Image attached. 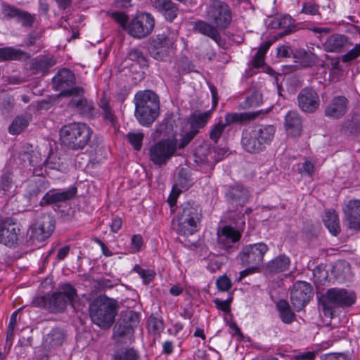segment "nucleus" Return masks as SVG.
I'll use <instances>...</instances> for the list:
<instances>
[{"instance_id":"1","label":"nucleus","mask_w":360,"mask_h":360,"mask_svg":"<svg viewBox=\"0 0 360 360\" xmlns=\"http://www.w3.org/2000/svg\"><path fill=\"white\" fill-rule=\"evenodd\" d=\"M134 115L139 124L150 127L160 115L159 96L152 90L139 91L134 96Z\"/></svg>"},{"instance_id":"2","label":"nucleus","mask_w":360,"mask_h":360,"mask_svg":"<svg viewBox=\"0 0 360 360\" xmlns=\"http://www.w3.org/2000/svg\"><path fill=\"white\" fill-rule=\"evenodd\" d=\"M116 300L105 295H100L94 299L89 307V314L91 321L102 329H108L114 323L119 310Z\"/></svg>"},{"instance_id":"3","label":"nucleus","mask_w":360,"mask_h":360,"mask_svg":"<svg viewBox=\"0 0 360 360\" xmlns=\"http://www.w3.org/2000/svg\"><path fill=\"white\" fill-rule=\"evenodd\" d=\"M276 129L273 125H258L242 133L243 148L250 153H259L272 141Z\"/></svg>"},{"instance_id":"4","label":"nucleus","mask_w":360,"mask_h":360,"mask_svg":"<svg viewBox=\"0 0 360 360\" xmlns=\"http://www.w3.org/2000/svg\"><path fill=\"white\" fill-rule=\"evenodd\" d=\"M92 134V129L83 122L70 123L60 129V141L72 150H83L89 143Z\"/></svg>"},{"instance_id":"5","label":"nucleus","mask_w":360,"mask_h":360,"mask_svg":"<svg viewBox=\"0 0 360 360\" xmlns=\"http://www.w3.org/2000/svg\"><path fill=\"white\" fill-rule=\"evenodd\" d=\"M202 217L200 206L193 201L181 205L177 214V233L183 236H191L198 229Z\"/></svg>"},{"instance_id":"6","label":"nucleus","mask_w":360,"mask_h":360,"mask_svg":"<svg viewBox=\"0 0 360 360\" xmlns=\"http://www.w3.org/2000/svg\"><path fill=\"white\" fill-rule=\"evenodd\" d=\"M356 301L354 292L345 288H333L323 295L320 304L326 316L332 318L334 309L352 306Z\"/></svg>"},{"instance_id":"7","label":"nucleus","mask_w":360,"mask_h":360,"mask_svg":"<svg viewBox=\"0 0 360 360\" xmlns=\"http://www.w3.org/2000/svg\"><path fill=\"white\" fill-rule=\"evenodd\" d=\"M205 19L220 30L226 29L232 22V12L228 4L220 0H212L205 11Z\"/></svg>"},{"instance_id":"8","label":"nucleus","mask_w":360,"mask_h":360,"mask_svg":"<svg viewBox=\"0 0 360 360\" xmlns=\"http://www.w3.org/2000/svg\"><path fill=\"white\" fill-rule=\"evenodd\" d=\"M176 150V139H162L150 146L149 160L156 166L165 165L175 154Z\"/></svg>"},{"instance_id":"9","label":"nucleus","mask_w":360,"mask_h":360,"mask_svg":"<svg viewBox=\"0 0 360 360\" xmlns=\"http://www.w3.org/2000/svg\"><path fill=\"white\" fill-rule=\"evenodd\" d=\"M174 39L170 34H158L148 39L146 49L149 55L157 60H164L173 49Z\"/></svg>"},{"instance_id":"10","label":"nucleus","mask_w":360,"mask_h":360,"mask_svg":"<svg viewBox=\"0 0 360 360\" xmlns=\"http://www.w3.org/2000/svg\"><path fill=\"white\" fill-rule=\"evenodd\" d=\"M259 111L228 112L225 115V123H222L220 121L212 127L209 134L210 139L215 143H217L226 126L234 123L242 124L243 123L252 121L255 120L259 115Z\"/></svg>"},{"instance_id":"11","label":"nucleus","mask_w":360,"mask_h":360,"mask_svg":"<svg viewBox=\"0 0 360 360\" xmlns=\"http://www.w3.org/2000/svg\"><path fill=\"white\" fill-rule=\"evenodd\" d=\"M155 19L149 13H138L129 22L127 27V33L136 39H143L153 30Z\"/></svg>"},{"instance_id":"12","label":"nucleus","mask_w":360,"mask_h":360,"mask_svg":"<svg viewBox=\"0 0 360 360\" xmlns=\"http://www.w3.org/2000/svg\"><path fill=\"white\" fill-rule=\"evenodd\" d=\"M76 79L74 73L68 69H61L57 75L53 78L54 88L61 91L63 96H81L84 93V89L80 86L70 87L75 84Z\"/></svg>"},{"instance_id":"13","label":"nucleus","mask_w":360,"mask_h":360,"mask_svg":"<svg viewBox=\"0 0 360 360\" xmlns=\"http://www.w3.org/2000/svg\"><path fill=\"white\" fill-rule=\"evenodd\" d=\"M314 296L312 285L306 281H297L290 290V302L297 311H300L310 302Z\"/></svg>"},{"instance_id":"14","label":"nucleus","mask_w":360,"mask_h":360,"mask_svg":"<svg viewBox=\"0 0 360 360\" xmlns=\"http://www.w3.org/2000/svg\"><path fill=\"white\" fill-rule=\"evenodd\" d=\"M268 249L267 245L264 243L250 244L242 249L238 257L242 265L257 269L258 266L263 262L264 256Z\"/></svg>"},{"instance_id":"15","label":"nucleus","mask_w":360,"mask_h":360,"mask_svg":"<svg viewBox=\"0 0 360 360\" xmlns=\"http://www.w3.org/2000/svg\"><path fill=\"white\" fill-rule=\"evenodd\" d=\"M62 291L49 296V311L57 313L63 311L68 303H72L77 296V290L69 283L62 286Z\"/></svg>"},{"instance_id":"16","label":"nucleus","mask_w":360,"mask_h":360,"mask_svg":"<svg viewBox=\"0 0 360 360\" xmlns=\"http://www.w3.org/2000/svg\"><path fill=\"white\" fill-rule=\"evenodd\" d=\"M225 198L229 204L238 209L243 207L249 201L250 193L243 185L236 184L227 188Z\"/></svg>"},{"instance_id":"17","label":"nucleus","mask_w":360,"mask_h":360,"mask_svg":"<svg viewBox=\"0 0 360 360\" xmlns=\"http://www.w3.org/2000/svg\"><path fill=\"white\" fill-rule=\"evenodd\" d=\"M49 187V182L44 177L29 179L26 181L23 196L29 202H35Z\"/></svg>"},{"instance_id":"18","label":"nucleus","mask_w":360,"mask_h":360,"mask_svg":"<svg viewBox=\"0 0 360 360\" xmlns=\"http://www.w3.org/2000/svg\"><path fill=\"white\" fill-rule=\"evenodd\" d=\"M349 100L345 96H335L324 109V115L332 120L343 117L349 109Z\"/></svg>"},{"instance_id":"19","label":"nucleus","mask_w":360,"mask_h":360,"mask_svg":"<svg viewBox=\"0 0 360 360\" xmlns=\"http://www.w3.org/2000/svg\"><path fill=\"white\" fill-rule=\"evenodd\" d=\"M299 108L305 112H315L320 104V99L316 91L312 88H304L297 95Z\"/></svg>"},{"instance_id":"20","label":"nucleus","mask_w":360,"mask_h":360,"mask_svg":"<svg viewBox=\"0 0 360 360\" xmlns=\"http://www.w3.org/2000/svg\"><path fill=\"white\" fill-rule=\"evenodd\" d=\"M240 238V232L231 226H224L217 232V240L220 248L229 252L236 248L235 244Z\"/></svg>"},{"instance_id":"21","label":"nucleus","mask_w":360,"mask_h":360,"mask_svg":"<svg viewBox=\"0 0 360 360\" xmlns=\"http://www.w3.org/2000/svg\"><path fill=\"white\" fill-rule=\"evenodd\" d=\"M55 221L50 215L44 214L32 227V236L38 241H44L48 238L53 231Z\"/></svg>"},{"instance_id":"22","label":"nucleus","mask_w":360,"mask_h":360,"mask_svg":"<svg viewBox=\"0 0 360 360\" xmlns=\"http://www.w3.org/2000/svg\"><path fill=\"white\" fill-rule=\"evenodd\" d=\"M77 194V188L73 186L68 190L60 191L51 189L47 191L39 202L41 206L65 202L72 199Z\"/></svg>"},{"instance_id":"23","label":"nucleus","mask_w":360,"mask_h":360,"mask_svg":"<svg viewBox=\"0 0 360 360\" xmlns=\"http://www.w3.org/2000/svg\"><path fill=\"white\" fill-rule=\"evenodd\" d=\"M343 212L349 229L360 231V200L349 201Z\"/></svg>"},{"instance_id":"24","label":"nucleus","mask_w":360,"mask_h":360,"mask_svg":"<svg viewBox=\"0 0 360 360\" xmlns=\"http://www.w3.org/2000/svg\"><path fill=\"white\" fill-rule=\"evenodd\" d=\"M152 4L167 21L172 22L179 13L177 5L172 0H152Z\"/></svg>"},{"instance_id":"25","label":"nucleus","mask_w":360,"mask_h":360,"mask_svg":"<svg viewBox=\"0 0 360 360\" xmlns=\"http://www.w3.org/2000/svg\"><path fill=\"white\" fill-rule=\"evenodd\" d=\"M285 130L292 137H298L302 131V120L295 110L289 111L285 116Z\"/></svg>"},{"instance_id":"26","label":"nucleus","mask_w":360,"mask_h":360,"mask_svg":"<svg viewBox=\"0 0 360 360\" xmlns=\"http://www.w3.org/2000/svg\"><path fill=\"white\" fill-rule=\"evenodd\" d=\"M348 37L341 34H333L328 37L323 44L324 48L328 52H341L346 48L352 46Z\"/></svg>"},{"instance_id":"27","label":"nucleus","mask_w":360,"mask_h":360,"mask_svg":"<svg viewBox=\"0 0 360 360\" xmlns=\"http://www.w3.org/2000/svg\"><path fill=\"white\" fill-rule=\"evenodd\" d=\"M54 65L55 60L52 57L42 56L32 59L28 70L32 75H44Z\"/></svg>"},{"instance_id":"28","label":"nucleus","mask_w":360,"mask_h":360,"mask_svg":"<svg viewBox=\"0 0 360 360\" xmlns=\"http://www.w3.org/2000/svg\"><path fill=\"white\" fill-rule=\"evenodd\" d=\"M193 28L198 32L211 38L216 43L220 44L221 37L218 31L219 28L210 22L201 20H198L195 22Z\"/></svg>"},{"instance_id":"29","label":"nucleus","mask_w":360,"mask_h":360,"mask_svg":"<svg viewBox=\"0 0 360 360\" xmlns=\"http://www.w3.org/2000/svg\"><path fill=\"white\" fill-rule=\"evenodd\" d=\"M290 259L285 255H279L267 262L265 270L269 274H278L289 269Z\"/></svg>"},{"instance_id":"30","label":"nucleus","mask_w":360,"mask_h":360,"mask_svg":"<svg viewBox=\"0 0 360 360\" xmlns=\"http://www.w3.org/2000/svg\"><path fill=\"white\" fill-rule=\"evenodd\" d=\"M19 231V229L11 224L0 226V243L8 247L14 246L18 240Z\"/></svg>"},{"instance_id":"31","label":"nucleus","mask_w":360,"mask_h":360,"mask_svg":"<svg viewBox=\"0 0 360 360\" xmlns=\"http://www.w3.org/2000/svg\"><path fill=\"white\" fill-rule=\"evenodd\" d=\"M212 113V110L204 112H195L192 113L188 118V123L190 125V129L193 131H195V132L198 134L200 129L205 127L208 122Z\"/></svg>"},{"instance_id":"32","label":"nucleus","mask_w":360,"mask_h":360,"mask_svg":"<svg viewBox=\"0 0 360 360\" xmlns=\"http://www.w3.org/2000/svg\"><path fill=\"white\" fill-rule=\"evenodd\" d=\"M30 58V54L21 49L8 46L0 48V60H27Z\"/></svg>"},{"instance_id":"33","label":"nucleus","mask_w":360,"mask_h":360,"mask_svg":"<svg viewBox=\"0 0 360 360\" xmlns=\"http://www.w3.org/2000/svg\"><path fill=\"white\" fill-rule=\"evenodd\" d=\"M75 97L72 98L68 103V106L71 108L75 109L80 114L84 116H90L92 115L94 110L93 103L88 101L84 97Z\"/></svg>"},{"instance_id":"34","label":"nucleus","mask_w":360,"mask_h":360,"mask_svg":"<svg viewBox=\"0 0 360 360\" xmlns=\"http://www.w3.org/2000/svg\"><path fill=\"white\" fill-rule=\"evenodd\" d=\"M31 120L32 115L28 113L15 117L8 127L9 133L12 135L20 134L28 127Z\"/></svg>"},{"instance_id":"35","label":"nucleus","mask_w":360,"mask_h":360,"mask_svg":"<svg viewBox=\"0 0 360 360\" xmlns=\"http://www.w3.org/2000/svg\"><path fill=\"white\" fill-rule=\"evenodd\" d=\"M323 221L331 234L337 236L340 233L338 215L334 210L326 211Z\"/></svg>"},{"instance_id":"36","label":"nucleus","mask_w":360,"mask_h":360,"mask_svg":"<svg viewBox=\"0 0 360 360\" xmlns=\"http://www.w3.org/2000/svg\"><path fill=\"white\" fill-rule=\"evenodd\" d=\"M276 308L279 313V316L283 323L290 324L295 320V314L291 310L290 307L286 300H279L276 304Z\"/></svg>"},{"instance_id":"37","label":"nucleus","mask_w":360,"mask_h":360,"mask_svg":"<svg viewBox=\"0 0 360 360\" xmlns=\"http://www.w3.org/2000/svg\"><path fill=\"white\" fill-rule=\"evenodd\" d=\"M65 340V333L60 328H53L44 339V344L46 347H54L60 346Z\"/></svg>"},{"instance_id":"38","label":"nucleus","mask_w":360,"mask_h":360,"mask_svg":"<svg viewBox=\"0 0 360 360\" xmlns=\"http://www.w3.org/2000/svg\"><path fill=\"white\" fill-rule=\"evenodd\" d=\"M341 130L345 134H360V115L355 114L351 118L345 120L342 124Z\"/></svg>"},{"instance_id":"39","label":"nucleus","mask_w":360,"mask_h":360,"mask_svg":"<svg viewBox=\"0 0 360 360\" xmlns=\"http://www.w3.org/2000/svg\"><path fill=\"white\" fill-rule=\"evenodd\" d=\"M117 321L121 323L126 324L134 331V328L139 324V314L131 310L122 311Z\"/></svg>"},{"instance_id":"40","label":"nucleus","mask_w":360,"mask_h":360,"mask_svg":"<svg viewBox=\"0 0 360 360\" xmlns=\"http://www.w3.org/2000/svg\"><path fill=\"white\" fill-rule=\"evenodd\" d=\"M133 333V329L117 321L112 330V338L117 342H122L125 338Z\"/></svg>"},{"instance_id":"41","label":"nucleus","mask_w":360,"mask_h":360,"mask_svg":"<svg viewBox=\"0 0 360 360\" xmlns=\"http://www.w3.org/2000/svg\"><path fill=\"white\" fill-rule=\"evenodd\" d=\"M279 29L283 31L278 33L279 37H283L293 32L295 30L294 20L289 15H278Z\"/></svg>"},{"instance_id":"42","label":"nucleus","mask_w":360,"mask_h":360,"mask_svg":"<svg viewBox=\"0 0 360 360\" xmlns=\"http://www.w3.org/2000/svg\"><path fill=\"white\" fill-rule=\"evenodd\" d=\"M112 357L114 360H138L139 355L133 347H123L116 350Z\"/></svg>"},{"instance_id":"43","label":"nucleus","mask_w":360,"mask_h":360,"mask_svg":"<svg viewBox=\"0 0 360 360\" xmlns=\"http://www.w3.org/2000/svg\"><path fill=\"white\" fill-rule=\"evenodd\" d=\"M127 58L129 60L135 62L141 67L148 66L147 58L144 55L143 52L137 48L130 49L127 53Z\"/></svg>"},{"instance_id":"44","label":"nucleus","mask_w":360,"mask_h":360,"mask_svg":"<svg viewBox=\"0 0 360 360\" xmlns=\"http://www.w3.org/2000/svg\"><path fill=\"white\" fill-rule=\"evenodd\" d=\"M13 186V174L6 171L0 177V191H2L4 194L8 195L11 193Z\"/></svg>"},{"instance_id":"45","label":"nucleus","mask_w":360,"mask_h":360,"mask_svg":"<svg viewBox=\"0 0 360 360\" xmlns=\"http://www.w3.org/2000/svg\"><path fill=\"white\" fill-rule=\"evenodd\" d=\"M19 10V8L5 2H2L1 4L0 12L4 19L16 18Z\"/></svg>"},{"instance_id":"46","label":"nucleus","mask_w":360,"mask_h":360,"mask_svg":"<svg viewBox=\"0 0 360 360\" xmlns=\"http://www.w3.org/2000/svg\"><path fill=\"white\" fill-rule=\"evenodd\" d=\"M144 137V134L141 132L133 133L129 132L127 135V138L129 142L132 145L134 148L139 151L142 147V142Z\"/></svg>"},{"instance_id":"47","label":"nucleus","mask_w":360,"mask_h":360,"mask_svg":"<svg viewBox=\"0 0 360 360\" xmlns=\"http://www.w3.org/2000/svg\"><path fill=\"white\" fill-rule=\"evenodd\" d=\"M16 18L17 20L24 27H32L34 21V15L21 9L19 10Z\"/></svg>"},{"instance_id":"48","label":"nucleus","mask_w":360,"mask_h":360,"mask_svg":"<svg viewBox=\"0 0 360 360\" xmlns=\"http://www.w3.org/2000/svg\"><path fill=\"white\" fill-rule=\"evenodd\" d=\"M134 270L141 276L144 284L149 283L155 276V273L153 270L144 269L138 265L134 266Z\"/></svg>"},{"instance_id":"49","label":"nucleus","mask_w":360,"mask_h":360,"mask_svg":"<svg viewBox=\"0 0 360 360\" xmlns=\"http://www.w3.org/2000/svg\"><path fill=\"white\" fill-rule=\"evenodd\" d=\"M315 283L320 285H326L328 282V273L325 268L317 266L313 272Z\"/></svg>"},{"instance_id":"50","label":"nucleus","mask_w":360,"mask_h":360,"mask_svg":"<svg viewBox=\"0 0 360 360\" xmlns=\"http://www.w3.org/2000/svg\"><path fill=\"white\" fill-rule=\"evenodd\" d=\"M101 108L103 110L105 120L111 124H114L115 122V116L112 112L108 102L105 100H102L101 101Z\"/></svg>"},{"instance_id":"51","label":"nucleus","mask_w":360,"mask_h":360,"mask_svg":"<svg viewBox=\"0 0 360 360\" xmlns=\"http://www.w3.org/2000/svg\"><path fill=\"white\" fill-rule=\"evenodd\" d=\"M208 153H210L208 148L205 146H200L198 148L194 153L195 161L198 163H205L208 162Z\"/></svg>"},{"instance_id":"52","label":"nucleus","mask_w":360,"mask_h":360,"mask_svg":"<svg viewBox=\"0 0 360 360\" xmlns=\"http://www.w3.org/2000/svg\"><path fill=\"white\" fill-rule=\"evenodd\" d=\"M111 18L127 31V27L129 24V17L125 13L113 12L111 13Z\"/></svg>"},{"instance_id":"53","label":"nucleus","mask_w":360,"mask_h":360,"mask_svg":"<svg viewBox=\"0 0 360 360\" xmlns=\"http://www.w3.org/2000/svg\"><path fill=\"white\" fill-rule=\"evenodd\" d=\"M321 360H351V359L347 353L334 352L321 355Z\"/></svg>"},{"instance_id":"54","label":"nucleus","mask_w":360,"mask_h":360,"mask_svg":"<svg viewBox=\"0 0 360 360\" xmlns=\"http://www.w3.org/2000/svg\"><path fill=\"white\" fill-rule=\"evenodd\" d=\"M148 326L153 333H160L163 329V323L157 318L150 316L148 321Z\"/></svg>"},{"instance_id":"55","label":"nucleus","mask_w":360,"mask_h":360,"mask_svg":"<svg viewBox=\"0 0 360 360\" xmlns=\"http://www.w3.org/2000/svg\"><path fill=\"white\" fill-rule=\"evenodd\" d=\"M262 103V94L257 92L252 93L249 97L247 98L245 102V106L252 107L258 106Z\"/></svg>"},{"instance_id":"56","label":"nucleus","mask_w":360,"mask_h":360,"mask_svg":"<svg viewBox=\"0 0 360 360\" xmlns=\"http://www.w3.org/2000/svg\"><path fill=\"white\" fill-rule=\"evenodd\" d=\"M35 307L44 308L49 311L50 305L49 296H39L34 298L32 302Z\"/></svg>"},{"instance_id":"57","label":"nucleus","mask_w":360,"mask_h":360,"mask_svg":"<svg viewBox=\"0 0 360 360\" xmlns=\"http://www.w3.org/2000/svg\"><path fill=\"white\" fill-rule=\"evenodd\" d=\"M216 284L219 290L223 292L228 291L232 285L231 280L226 276H220L217 280Z\"/></svg>"},{"instance_id":"58","label":"nucleus","mask_w":360,"mask_h":360,"mask_svg":"<svg viewBox=\"0 0 360 360\" xmlns=\"http://www.w3.org/2000/svg\"><path fill=\"white\" fill-rule=\"evenodd\" d=\"M198 134L195 131H193L190 129V130L186 132L184 135L182 136L177 148L181 149L185 148L197 135Z\"/></svg>"},{"instance_id":"59","label":"nucleus","mask_w":360,"mask_h":360,"mask_svg":"<svg viewBox=\"0 0 360 360\" xmlns=\"http://www.w3.org/2000/svg\"><path fill=\"white\" fill-rule=\"evenodd\" d=\"M316 352L309 351L307 352L300 353L295 355L292 357V360H314L315 357Z\"/></svg>"},{"instance_id":"60","label":"nucleus","mask_w":360,"mask_h":360,"mask_svg":"<svg viewBox=\"0 0 360 360\" xmlns=\"http://www.w3.org/2000/svg\"><path fill=\"white\" fill-rule=\"evenodd\" d=\"M213 302L215 304L218 309L225 313H229L231 311V307L229 306V302L227 301L215 299L214 300Z\"/></svg>"},{"instance_id":"61","label":"nucleus","mask_w":360,"mask_h":360,"mask_svg":"<svg viewBox=\"0 0 360 360\" xmlns=\"http://www.w3.org/2000/svg\"><path fill=\"white\" fill-rule=\"evenodd\" d=\"M318 11V6L313 4H304L302 12L307 14L316 15Z\"/></svg>"},{"instance_id":"62","label":"nucleus","mask_w":360,"mask_h":360,"mask_svg":"<svg viewBox=\"0 0 360 360\" xmlns=\"http://www.w3.org/2000/svg\"><path fill=\"white\" fill-rule=\"evenodd\" d=\"M41 35L39 33L37 32H32L27 35V39L25 41L26 46H30L34 45L36 41L39 39Z\"/></svg>"},{"instance_id":"63","label":"nucleus","mask_w":360,"mask_h":360,"mask_svg":"<svg viewBox=\"0 0 360 360\" xmlns=\"http://www.w3.org/2000/svg\"><path fill=\"white\" fill-rule=\"evenodd\" d=\"M131 244L136 252L139 251L143 245V238L141 235L136 234L131 237Z\"/></svg>"},{"instance_id":"64","label":"nucleus","mask_w":360,"mask_h":360,"mask_svg":"<svg viewBox=\"0 0 360 360\" xmlns=\"http://www.w3.org/2000/svg\"><path fill=\"white\" fill-rule=\"evenodd\" d=\"M97 283L98 285L102 288V290H104L105 288H111L116 285V283L113 281L105 278H101L98 279L97 281Z\"/></svg>"}]
</instances>
